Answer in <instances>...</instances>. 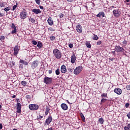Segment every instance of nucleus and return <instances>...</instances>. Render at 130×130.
I'll list each match as a JSON object with an SVG mask.
<instances>
[{"label":"nucleus","instance_id":"31","mask_svg":"<svg viewBox=\"0 0 130 130\" xmlns=\"http://www.w3.org/2000/svg\"><path fill=\"white\" fill-rule=\"evenodd\" d=\"M93 39V40H98V39H99V38L98 37V36H97V35H94Z\"/></svg>","mask_w":130,"mask_h":130},{"label":"nucleus","instance_id":"58","mask_svg":"<svg viewBox=\"0 0 130 130\" xmlns=\"http://www.w3.org/2000/svg\"><path fill=\"white\" fill-rule=\"evenodd\" d=\"M127 127H128V128L130 129V123H129V124H127Z\"/></svg>","mask_w":130,"mask_h":130},{"label":"nucleus","instance_id":"30","mask_svg":"<svg viewBox=\"0 0 130 130\" xmlns=\"http://www.w3.org/2000/svg\"><path fill=\"white\" fill-rule=\"evenodd\" d=\"M37 47L39 48H40L41 47H42V43L41 42H38L37 44Z\"/></svg>","mask_w":130,"mask_h":130},{"label":"nucleus","instance_id":"41","mask_svg":"<svg viewBox=\"0 0 130 130\" xmlns=\"http://www.w3.org/2000/svg\"><path fill=\"white\" fill-rule=\"evenodd\" d=\"M126 89H127V90H130V85H127L126 86Z\"/></svg>","mask_w":130,"mask_h":130},{"label":"nucleus","instance_id":"24","mask_svg":"<svg viewBox=\"0 0 130 130\" xmlns=\"http://www.w3.org/2000/svg\"><path fill=\"white\" fill-rule=\"evenodd\" d=\"M80 115H81V118L83 120V121H84V122H85V121H86V120L85 119V116H84V114H83V113H81L80 114Z\"/></svg>","mask_w":130,"mask_h":130},{"label":"nucleus","instance_id":"36","mask_svg":"<svg viewBox=\"0 0 130 130\" xmlns=\"http://www.w3.org/2000/svg\"><path fill=\"white\" fill-rule=\"evenodd\" d=\"M11 28L12 29H17V27H16V26L15 25V24L12 23V25H11Z\"/></svg>","mask_w":130,"mask_h":130},{"label":"nucleus","instance_id":"33","mask_svg":"<svg viewBox=\"0 0 130 130\" xmlns=\"http://www.w3.org/2000/svg\"><path fill=\"white\" fill-rule=\"evenodd\" d=\"M10 10H11V8H10V7H7L4 9V11H5V12H9V11H10Z\"/></svg>","mask_w":130,"mask_h":130},{"label":"nucleus","instance_id":"7","mask_svg":"<svg viewBox=\"0 0 130 130\" xmlns=\"http://www.w3.org/2000/svg\"><path fill=\"white\" fill-rule=\"evenodd\" d=\"M115 50L116 52H123V51H124L123 48L119 46H116L115 47Z\"/></svg>","mask_w":130,"mask_h":130},{"label":"nucleus","instance_id":"61","mask_svg":"<svg viewBox=\"0 0 130 130\" xmlns=\"http://www.w3.org/2000/svg\"><path fill=\"white\" fill-rule=\"evenodd\" d=\"M12 98H16V95H13Z\"/></svg>","mask_w":130,"mask_h":130},{"label":"nucleus","instance_id":"1","mask_svg":"<svg viewBox=\"0 0 130 130\" xmlns=\"http://www.w3.org/2000/svg\"><path fill=\"white\" fill-rule=\"evenodd\" d=\"M53 53L54 54V56L57 59H59L61 57V53L60 52V51H59L58 49H55L53 51Z\"/></svg>","mask_w":130,"mask_h":130},{"label":"nucleus","instance_id":"52","mask_svg":"<svg viewBox=\"0 0 130 130\" xmlns=\"http://www.w3.org/2000/svg\"><path fill=\"white\" fill-rule=\"evenodd\" d=\"M3 128V124L0 123V129H2Z\"/></svg>","mask_w":130,"mask_h":130},{"label":"nucleus","instance_id":"54","mask_svg":"<svg viewBox=\"0 0 130 130\" xmlns=\"http://www.w3.org/2000/svg\"><path fill=\"white\" fill-rule=\"evenodd\" d=\"M130 0H125L124 3H129Z\"/></svg>","mask_w":130,"mask_h":130},{"label":"nucleus","instance_id":"11","mask_svg":"<svg viewBox=\"0 0 130 130\" xmlns=\"http://www.w3.org/2000/svg\"><path fill=\"white\" fill-rule=\"evenodd\" d=\"M76 29L77 32H78V33H82V25H81L80 24L77 25Z\"/></svg>","mask_w":130,"mask_h":130},{"label":"nucleus","instance_id":"12","mask_svg":"<svg viewBox=\"0 0 130 130\" xmlns=\"http://www.w3.org/2000/svg\"><path fill=\"white\" fill-rule=\"evenodd\" d=\"M61 73L62 74H66V73H67V68H66V66L62 65L61 66Z\"/></svg>","mask_w":130,"mask_h":130},{"label":"nucleus","instance_id":"26","mask_svg":"<svg viewBox=\"0 0 130 130\" xmlns=\"http://www.w3.org/2000/svg\"><path fill=\"white\" fill-rule=\"evenodd\" d=\"M21 85H22V86H26L27 85V82L25 81H22L21 82Z\"/></svg>","mask_w":130,"mask_h":130},{"label":"nucleus","instance_id":"8","mask_svg":"<svg viewBox=\"0 0 130 130\" xmlns=\"http://www.w3.org/2000/svg\"><path fill=\"white\" fill-rule=\"evenodd\" d=\"M20 49H19V46L16 45L14 48V55L15 56H17L18 55V53H19V51Z\"/></svg>","mask_w":130,"mask_h":130},{"label":"nucleus","instance_id":"51","mask_svg":"<svg viewBox=\"0 0 130 130\" xmlns=\"http://www.w3.org/2000/svg\"><path fill=\"white\" fill-rule=\"evenodd\" d=\"M67 2H68L69 3H73V2L74 1V0H67Z\"/></svg>","mask_w":130,"mask_h":130},{"label":"nucleus","instance_id":"59","mask_svg":"<svg viewBox=\"0 0 130 130\" xmlns=\"http://www.w3.org/2000/svg\"><path fill=\"white\" fill-rule=\"evenodd\" d=\"M43 117V116H39V119H41V118H42Z\"/></svg>","mask_w":130,"mask_h":130},{"label":"nucleus","instance_id":"17","mask_svg":"<svg viewBox=\"0 0 130 130\" xmlns=\"http://www.w3.org/2000/svg\"><path fill=\"white\" fill-rule=\"evenodd\" d=\"M61 107L63 110H68V105L64 103L61 104Z\"/></svg>","mask_w":130,"mask_h":130},{"label":"nucleus","instance_id":"9","mask_svg":"<svg viewBox=\"0 0 130 130\" xmlns=\"http://www.w3.org/2000/svg\"><path fill=\"white\" fill-rule=\"evenodd\" d=\"M38 64H39V62L38 60L34 61L31 63V68L34 70V69H36V68H37L38 67Z\"/></svg>","mask_w":130,"mask_h":130},{"label":"nucleus","instance_id":"28","mask_svg":"<svg viewBox=\"0 0 130 130\" xmlns=\"http://www.w3.org/2000/svg\"><path fill=\"white\" fill-rule=\"evenodd\" d=\"M85 45L87 46V47H88V48H91V44H90V43H86Z\"/></svg>","mask_w":130,"mask_h":130},{"label":"nucleus","instance_id":"13","mask_svg":"<svg viewBox=\"0 0 130 130\" xmlns=\"http://www.w3.org/2000/svg\"><path fill=\"white\" fill-rule=\"evenodd\" d=\"M51 121H52V117H51V116H50L46 120L45 123H47V124H49L50 122H51Z\"/></svg>","mask_w":130,"mask_h":130},{"label":"nucleus","instance_id":"5","mask_svg":"<svg viewBox=\"0 0 130 130\" xmlns=\"http://www.w3.org/2000/svg\"><path fill=\"white\" fill-rule=\"evenodd\" d=\"M113 14L116 18H117V17H119L120 15L121 14V12L119 10H114L113 11Z\"/></svg>","mask_w":130,"mask_h":130},{"label":"nucleus","instance_id":"45","mask_svg":"<svg viewBox=\"0 0 130 130\" xmlns=\"http://www.w3.org/2000/svg\"><path fill=\"white\" fill-rule=\"evenodd\" d=\"M59 17H60V18H63V14H62V13L60 14Z\"/></svg>","mask_w":130,"mask_h":130},{"label":"nucleus","instance_id":"40","mask_svg":"<svg viewBox=\"0 0 130 130\" xmlns=\"http://www.w3.org/2000/svg\"><path fill=\"white\" fill-rule=\"evenodd\" d=\"M32 44H34V45H37V42L36 41H32Z\"/></svg>","mask_w":130,"mask_h":130},{"label":"nucleus","instance_id":"60","mask_svg":"<svg viewBox=\"0 0 130 130\" xmlns=\"http://www.w3.org/2000/svg\"><path fill=\"white\" fill-rule=\"evenodd\" d=\"M67 102H68L69 104H72V103H70V102H69V100H67Z\"/></svg>","mask_w":130,"mask_h":130},{"label":"nucleus","instance_id":"29","mask_svg":"<svg viewBox=\"0 0 130 130\" xmlns=\"http://www.w3.org/2000/svg\"><path fill=\"white\" fill-rule=\"evenodd\" d=\"M6 39V38L4 36H0L1 41H4Z\"/></svg>","mask_w":130,"mask_h":130},{"label":"nucleus","instance_id":"4","mask_svg":"<svg viewBox=\"0 0 130 130\" xmlns=\"http://www.w3.org/2000/svg\"><path fill=\"white\" fill-rule=\"evenodd\" d=\"M28 107L30 110H37L39 108V106L37 104H30Z\"/></svg>","mask_w":130,"mask_h":130},{"label":"nucleus","instance_id":"35","mask_svg":"<svg viewBox=\"0 0 130 130\" xmlns=\"http://www.w3.org/2000/svg\"><path fill=\"white\" fill-rule=\"evenodd\" d=\"M17 32V28H14V30H12V34H15Z\"/></svg>","mask_w":130,"mask_h":130},{"label":"nucleus","instance_id":"10","mask_svg":"<svg viewBox=\"0 0 130 130\" xmlns=\"http://www.w3.org/2000/svg\"><path fill=\"white\" fill-rule=\"evenodd\" d=\"M16 109L17 113H21V109L22 108V106L20 103H18L16 105Z\"/></svg>","mask_w":130,"mask_h":130},{"label":"nucleus","instance_id":"48","mask_svg":"<svg viewBox=\"0 0 130 130\" xmlns=\"http://www.w3.org/2000/svg\"><path fill=\"white\" fill-rule=\"evenodd\" d=\"M25 97H26V99H30V96L29 95H26Z\"/></svg>","mask_w":130,"mask_h":130},{"label":"nucleus","instance_id":"64","mask_svg":"<svg viewBox=\"0 0 130 130\" xmlns=\"http://www.w3.org/2000/svg\"><path fill=\"white\" fill-rule=\"evenodd\" d=\"M13 130H18V129H13Z\"/></svg>","mask_w":130,"mask_h":130},{"label":"nucleus","instance_id":"16","mask_svg":"<svg viewBox=\"0 0 130 130\" xmlns=\"http://www.w3.org/2000/svg\"><path fill=\"white\" fill-rule=\"evenodd\" d=\"M114 92L116 93V94H118V95H120V94H121L122 91L120 88H115L114 90Z\"/></svg>","mask_w":130,"mask_h":130},{"label":"nucleus","instance_id":"44","mask_svg":"<svg viewBox=\"0 0 130 130\" xmlns=\"http://www.w3.org/2000/svg\"><path fill=\"white\" fill-rule=\"evenodd\" d=\"M69 46L70 48H73V44H69Z\"/></svg>","mask_w":130,"mask_h":130},{"label":"nucleus","instance_id":"34","mask_svg":"<svg viewBox=\"0 0 130 130\" xmlns=\"http://www.w3.org/2000/svg\"><path fill=\"white\" fill-rule=\"evenodd\" d=\"M50 39L52 41H53V40H55V37H54V36L50 37Z\"/></svg>","mask_w":130,"mask_h":130},{"label":"nucleus","instance_id":"38","mask_svg":"<svg viewBox=\"0 0 130 130\" xmlns=\"http://www.w3.org/2000/svg\"><path fill=\"white\" fill-rule=\"evenodd\" d=\"M106 100H107V99H102L101 100V103H104V102H105V101H106Z\"/></svg>","mask_w":130,"mask_h":130},{"label":"nucleus","instance_id":"55","mask_svg":"<svg viewBox=\"0 0 130 130\" xmlns=\"http://www.w3.org/2000/svg\"><path fill=\"white\" fill-rule=\"evenodd\" d=\"M52 70H49V74H52Z\"/></svg>","mask_w":130,"mask_h":130},{"label":"nucleus","instance_id":"2","mask_svg":"<svg viewBox=\"0 0 130 130\" xmlns=\"http://www.w3.org/2000/svg\"><path fill=\"white\" fill-rule=\"evenodd\" d=\"M52 82L53 80L52 78L45 76L44 78V83L46 85H50V84H52Z\"/></svg>","mask_w":130,"mask_h":130},{"label":"nucleus","instance_id":"22","mask_svg":"<svg viewBox=\"0 0 130 130\" xmlns=\"http://www.w3.org/2000/svg\"><path fill=\"white\" fill-rule=\"evenodd\" d=\"M101 97H102V98H107V93H103V94H102Z\"/></svg>","mask_w":130,"mask_h":130},{"label":"nucleus","instance_id":"25","mask_svg":"<svg viewBox=\"0 0 130 130\" xmlns=\"http://www.w3.org/2000/svg\"><path fill=\"white\" fill-rule=\"evenodd\" d=\"M29 21H30L31 23H35L36 22V20L33 18H30Z\"/></svg>","mask_w":130,"mask_h":130},{"label":"nucleus","instance_id":"49","mask_svg":"<svg viewBox=\"0 0 130 130\" xmlns=\"http://www.w3.org/2000/svg\"><path fill=\"white\" fill-rule=\"evenodd\" d=\"M124 130H130V129H129L127 126H125V127H124Z\"/></svg>","mask_w":130,"mask_h":130},{"label":"nucleus","instance_id":"42","mask_svg":"<svg viewBox=\"0 0 130 130\" xmlns=\"http://www.w3.org/2000/svg\"><path fill=\"white\" fill-rule=\"evenodd\" d=\"M4 7H5V4H4V3L0 4V8H3Z\"/></svg>","mask_w":130,"mask_h":130},{"label":"nucleus","instance_id":"15","mask_svg":"<svg viewBox=\"0 0 130 130\" xmlns=\"http://www.w3.org/2000/svg\"><path fill=\"white\" fill-rule=\"evenodd\" d=\"M96 17H98V18H101V17L104 18V17H105V13H104V12L103 11L99 12V13L96 15Z\"/></svg>","mask_w":130,"mask_h":130},{"label":"nucleus","instance_id":"18","mask_svg":"<svg viewBox=\"0 0 130 130\" xmlns=\"http://www.w3.org/2000/svg\"><path fill=\"white\" fill-rule=\"evenodd\" d=\"M76 55H75V54H74L71 56V62H72V63H75V61H76Z\"/></svg>","mask_w":130,"mask_h":130},{"label":"nucleus","instance_id":"6","mask_svg":"<svg viewBox=\"0 0 130 130\" xmlns=\"http://www.w3.org/2000/svg\"><path fill=\"white\" fill-rule=\"evenodd\" d=\"M26 18H27V12L25 11H22L20 13V18L22 20H25Z\"/></svg>","mask_w":130,"mask_h":130},{"label":"nucleus","instance_id":"14","mask_svg":"<svg viewBox=\"0 0 130 130\" xmlns=\"http://www.w3.org/2000/svg\"><path fill=\"white\" fill-rule=\"evenodd\" d=\"M32 13L36 14V15H38V14H41V11L39 9H34L32 10Z\"/></svg>","mask_w":130,"mask_h":130},{"label":"nucleus","instance_id":"53","mask_svg":"<svg viewBox=\"0 0 130 130\" xmlns=\"http://www.w3.org/2000/svg\"><path fill=\"white\" fill-rule=\"evenodd\" d=\"M4 14L3 13H0V17H4Z\"/></svg>","mask_w":130,"mask_h":130},{"label":"nucleus","instance_id":"32","mask_svg":"<svg viewBox=\"0 0 130 130\" xmlns=\"http://www.w3.org/2000/svg\"><path fill=\"white\" fill-rule=\"evenodd\" d=\"M9 64L10 65V67L12 68V67H14V64H15V62H10L9 63Z\"/></svg>","mask_w":130,"mask_h":130},{"label":"nucleus","instance_id":"19","mask_svg":"<svg viewBox=\"0 0 130 130\" xmlns=\"http://www.w3.org/2000/svg\"><path fill=\"white\" fill-rule=\"evenodd\" d=\"M47 21L50 26H52V25H53V20H52V18L51 17H49Z\"/></svg>","mask_w":130,"mask_h":130},{"label":"nucleus","instance_id":"20","mask_svg":"<svg viewBox=\"0 0 130 130\" xmlns=\"http://www.w3.org/2000/svg\"><path fill=\"white\" fill-rule=\"evenodd\" d=\"M19 62H20V63H23L24 66H28V62L22 59H20Z\"/></svg>","mask_w":130,"mask_h":130},{"label":"nucleus","instance_id":"46","mask_svg":"<svg viewBox=\"0 0 130 130\" xmlns=\"http://www.w3.org/2000/svg\"><path fill=\"white\" fill-rule=\"evenodd\" d=\"M122 43H123V44H124V45L127 44V41H126V40H124L123 41Z\"/></svg>","mask_w":130,"mask_h":130},{"label":"nucleus","instance_id":"27","mask_svg":"<svg viewBox=\"0 0 130 130\" xmlns=\"http://www.w3.org/2000/svg\"><path fill=\"white\" fill-rule=\"evenodd\" d=\"M55 74L57 76H58V75H59L60 74V72L59 71V69H57L56 71H55Z\"/></svg>","mask_w":130,"mask_h":130},{"label":"nucleus","instance_id":"50","mask_svg":"<svg viewBox=\"0 0 130 130\" xmlns=\"http://www.w3.org/2000/svg\"><path fill=\"white\" fill-rule=\"evenodd\" d=\"M127 116L130 119V112L127 114Z\"/></svg>","mask_w":130,"mask_h":130},{"label":"nucleus","instance_id":"23","mask_svg":"<svg viewBox=\"0 0 130 130\" xmlns=\"http://www.w3.org/2000/svg\"><path fill=\"white\" fill-rule=\"evenodd\" d=\"M50 111V109L49 108H46V112H45V115H47L48 114V113H49Z\"/></svg>","mask_w":130,"mask_h":130},{"label":"nucleus","instance_id":"3","mask_svg":"<svg viewBox=\"0 0 130 130\" xmlns=\"http://www.w3.org/2000/svg\"><path fill=\"white\" fill-rule=\"evenodd\" d=\"M83 67L79 66L74 70V74H75V75H79V74H80V73H81Z\"/></svg>","mask_w":130,"mask_h":130},{"label":"nucleus","instance_id":"57","mask_svg":"<svg viewBox=\"0 0 130 130\" xmlns=\"http://www.w3.org/2000/svg\"><path fill=\"white\" fill-rule=\"evenodd\" d=\"M50 31H54L52 28H49Z\"/></svg>","mask_w":130,"mask_h":130},{"label":"nucleus","instance_id":"56","mask_svg":"<svg viewBox=\"0 0 130 130\" xmlns=\"http://www.w3.org/2000/svg\"><path fill=\"white\" fill-rule=\"evenodd\" d=\"M40 9H41V10H43V6H40Z\"/></svg>","mask_w":130,"mask_h":130},{"label":"nucleus","instance_id":"63","mask_svg":"<svg viewBox=\"0 0 130 130\" xmlns=\"http://www.w3.org/2000/svg\"><path fill=\"white\" fill-rule=\"evenodd\" d=\"M110 60H113V58L111 59Z\"/></svg>","mask_w":130,"mask_h":130},{"label":"nucleus","instance_id":"62","mask_svg":"<svg viewBox=\"0 0 130 130\" xmlns=\"http://www.w3.org/2000/svg\"><path fill=\"white\" fill-rule=\"evenodd\" d=\"M2 108V105L0 104V109Z\"/></svg>","mask_w":130,"mask_h":130},{"label":"nucleus","instance_id":"43","mask_svg":"<svg viewBox=\"0 0 130 130\" xmlns=\"http://www.w3.org/2000/svg\"><path fill=\"white\" fill-rule=\"evenodd\" d=\"M101 43H102V42L101 41H99L97 42L96 45H100V44H101Z\"/></svg>","mask_w":130,"mask_h":130},{"label":"nucleus","instance_id":"37","mask_svg":"<svg viewBox=\"0 0 130 130\" xmlns=\"http://www.w3.org/2000/svg\"><path fill=\"white\" fill-rule=\"evenodd\" d=\"M35 1L37 5H40L41 0H35Z\"/></svg>","mask_w":130,"mask_h":130},{"label":"nucleus","instance_id":"39","mask_svg":"<svg viewBox=\"0 0 130 130\" xmlns=\"http://www.w3.org/2000/svg\"><path fill=\"white\" fill-rule=\"evenodd\" d=\"M17 7H18V5H14L13 7L12 11H15V10H16V8H17Z\"/></svg>","mask_w":130,"mask_h":130},{"label":"nucleus","instance_id":"21","mask_svg":"<svg viewBox=\"0 0 130 130\" xmlns=\"http://www.w3.org/2000/svg\"><path fill=\"white\" fill-rule=\"evenodd\" d=\"M99 121L101 123V124H103L104 123V119L103 118H100L99 119Z\"/></svg>","mask_w":130,"mask_h":130},{"label":"nucleus","instance_id":"47","mask_svg":"<svg viewBox=\"0 0 130 130\" xmlns=\"http://www.w3.org/2000/svg\"><path fill=\"white\" fill-rule=\"evenodd\" d=\"M129 106V104L126 103V104H125V107H126V108H128Z\"/></svg>","mask_w":130,"mask_h":130}]
</instances>
